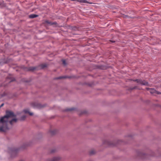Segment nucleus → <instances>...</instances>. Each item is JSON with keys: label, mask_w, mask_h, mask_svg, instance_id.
<instances>
[{"label": "nucleus", "mask_w": 161, "mask_h": 161, "mask_svg": "<svg viewBox=\"0 0 161 161\" xmlns=\"http://www.w3.org/2000/svg\"><path fill=\"white\" fill-rule=\"evenodd\" d=\"M15 115L13 112L7 111H6V114L4 116L2 117L0 119V131L5 132L9 129L8 126V123L9 121L10 124L12 125L14 123H16L17 119L16 118L13 119L9 121L10 118L15 117Z\"/></svg>", "instance_id": "nucleus-1"}, {"label": "nucleus", "mask_w": 161, "mask_h": 161, "mask_svg": "<svg viewBox=\"0 0 161 161\" xmlns=\"http://www.w3.org/2000/svg\"><path fill=\"white\" fill-rule=\"evenodd\" d=\"M137 83L142 85L148 86V82L145 80H141L136 79L134 80Z\"/></svg>", "instance_id": "nucleus-2"}, {"label": "nucleus", "mask_w": 161, "mask_h": 161, "mask_svg": "<svg viewBox=\"0 0 161 161\" xmlns=\"http://www.w3.org/2000/svg\"><path fill=\"white\" fill-rule=\"evenodd\" d=\"M61 159L60 157H56L52 158L51 160H50L49 161H58Z\"/></svg>", "instance_id": "nucleus-3"}, {"label": "nucleus", "mask_w": 161, "mask_h": 161, "mask_svg": "<svg viewBox=\"0 0 161 161\" xmlns=\"http://www.w3.org/2000/svg\"><path fill=\"white\" fill-rule=\"evenodd\" d=\"M146 89L147 90H149L150 92L152 94L156 92V91L153 89H150L149 88H147Z\"/></svg>", "instance_id": "nucleus-4"}, {"label": "nucleus", "mask_w": 161, "mask_h": 161, "mask_svg": "<svg viewBox=\"0 0 161 161\" xmlns=\"http://www.w3.org/2000/svg\"><path fill=\"white\" fill-rule=\"evenodd\" d=\"M24 111L25 113H28L30 115H32L33 114V113L30 112L28 109H25Z\"/></svg>", "instance_id": "nucleus-5"}, {"label": "nucleus", "mask_w": 161, "mask_h": 161, "mask_svg": "<svg viewBox=\"0 0 161 161\" xmlns=\"http://www.w3.org/2000/svg\"><path fill=\"white\" fill-rule=\"evenodd\" d=\"M106 143L108 146H114L115 145L112 142H109L108 141H107L106 142Z\"/></svg>", "instance_id": "nucleus-6"}, {"label": "nucleus", "mask_w": 161, "mask_h": 161, "mask_svg": "<svg viewBox=\"0 0 161 161\" xmlns=\"http://www.w3.org/2000/svg\"><path fill=\"white\" fill-rule=\"evenodd\" d=\"M38 15L35 14H32L29 15V18H34L38 16Z\"/></svg>", "instance_id": "nucleus-7"}, {"label": "nucleus", "mask_w": 161, "mask_h": 161, "mask_svg": "<svg viewBox=\"0 0 161 161\" xmlns=\"http://www.w3.org/2000/svg\"><path fill=\"white\" fill-rule=\"evenodd\" d=\"M36 68L34 67H31L29 68L28 70L30 71H33L36 69Z\"/></svg>", "instance_id": "nucleus-8"}, {"label": "nucleus", "mask_w": 161, "mask_h": 161, "mask_svg": "<svg viewBox=\"0 0 161 161\" xmlns=\"http://www.w3.org/2000/svg\"><path fill=\"white\" fill-rule=\"evenodd\" d=\"M57 132V130H51L50 131L51 134L52 135L55 134Z\"/></svg>", "instance_id": "nucleus-9"}, {"label": "nucleus", "mask_w": 161, "mask_h": 161, "mask_svg": "<svg viewBox=\"0 0 161 161\" xmlns=\"http://www.w3.org/2000/svg\"><path fill=\"white\" fill-rule=\"evenodd\" d=\"M68 77L66 76H61V77H59L57 78H56V79H61L62 78H68Z\"/></svg>", "instance_id": "nucleus-10"}, {"label": "nucleus", "mask_w": 161, "mask_h": 161, "mask_svg": "<svg viewBox=\"0 0 161 161\" xmlns=\"http://www.w3.org/2000/svg\"><path fill=\"white\" fill-rule=\"evenodd\" d=\"M95 153V151L94 150H92L90 151V154L91 155H92L94 154Z\"/></svg>", "instance_id": "nucleus-11"}, {"label": "nucleus", "mask_w": 161, "mask_h": 161, "mask_svg": "<svg viewBox=\"0 0 161 161\" xmlns=\"http://www.w3.org/2000/svg\"><path fill=\"white\" fill-rule=\"evenodd\" d=\"M74 110V108H68L66 109V111H71Z\"/></svg>", "instance_id": "nucleus-12"}, {"label": "nucleus", "mask_w": 161, "mask_h": 161, "mask_svg": "<svg viewBox=\"0 0 161 161\" xmlns=\"http://www.w3.org/2000/svg\"><path fill=\"white\" fill-rule=\"evenodd\" d=\"M45 22H46V23H47V24H49L51 25H52V24H52V23L51 22H49V21H48V20H47V21H45Z\"/></svg>", "instance_id": "nucleus-13"}, {"label": "nucleus", "mask_w": 161, "mask_h": 161, "mask_svg": "<svg viewBox=\"0 0 161 161\" xmlns=\"http://www.w3.org/2000/svg\"><path fill=\"white\" fill-rule=\"evenodd\" d=\"M47 66V65L45 64H42L41 65V67L42 68H43Z\"/></svg>", "instance_id": "nucleus-14"}, {"label": "nucleus", "mask_w": 161, "mask_h": 161, "mask_svg": "<svg viewBox=\"0 0 161 161\" xmlns=\"http://www.w3.org/2000/svg\"><path fill=\"white\" fill-rule=\"evenodd\" d=\"M26 116L25 115H24L22 116L21 118V120H24Z\"/></svg>", "instance_id": "nucleus-15"}, {"label": "nucleus", "mask_w": 161, "mask_h": 161, "mask_svg": "<svg viewBox=\"0 0 161 161\" xmlns=\"http://www.w3.org/2000/svg\"><path fill=\"white\" fill-rule=\"evenodd\" d=\"M62 62H63V64L64 65H66V61H65V60H62Z\"/></svg>", "instance_id": "nucleus-16"}, {"label": "nucleus", "mask_w": 161, "mask_h": 161, "mask_svg": "<svg viewBox=\"0 0 161 161\" xmlns=\"http://www.w3.org/2000/svg\"><path fill=\"white\" fill-rule=\"evenodd\" d=\"M156 92L158 94H161V92Z\"/></svg>", "instance_id": "nucleus-17"}, {"label": "nucleus", "mask_w": 161, "mask_h": 161, "mask_svg": "<svg viewBox=\"0 0 161 161\" xmlns=\"http://www.w3.org/2000/svg\"><path fill=\"white\" fill-rule=\"evenodd\" d=\"M55 152V150L54 149H53L51 151V153H53Z\"/></svg>", "instance_id": "nucleus-18"}, {"label": "nucleus", "mask_w": 161, "mask_h": 161, "mask_svg": "<svg viewBox=\"0 0 161 161\" xmlns=\"http://www.w3.org/2000/svg\"><path fill=\"white\" fill-rule=\"evenodd\" d=\"M3 105H4V104H3V103H2V104L1 105V106H0V108H1V107H3Z\"/></svg>", "instance_id": "nucleus-19"}]
</instances>
